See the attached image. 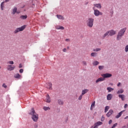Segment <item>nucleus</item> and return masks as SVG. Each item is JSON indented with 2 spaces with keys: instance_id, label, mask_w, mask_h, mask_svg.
<instances>
[{
  "instance_id": "50",
  "label": "nucleus",
  "mask_w": 128,
  "mask_h": 128,
  "mask_svg": "<svg viewBox=\"0 0 128 128\" xmlns=\"http://www.w3.org/2000/svg\"><path fill=\"white\" fill-rule=\"evenodd\" d=\"M127 118H128V116H126V117L124 118V120H126Z\"/></svg>"
},
{
  "instance_id": "11",
  "label": "nucleus",
  "mask_w": 128,
  "mask_h": 128,
  "mask_svg": "<svg viewBox=\"0 0 128 128\" xmlns=\"http://www.w3.org/2000/svg\"><path fill=\"white\" fill-rule=\"evenodd\" d=\"M47 84V88H48V90H52V82H50L48 83Z\"/></svg>"
},
{
  "instance_id": "43",
  "label": "nucleus",
  "mask_w": 128,
  "mask_h": 128,
  "mask_svg": "<svg viewBox=\"0 0 128 128\" xmlns=\"http://www.w3.org/2000/svg\"><path fill=\"white\" fill-rule=\"evenodd\" d=\"M62 50L64 52H66V48H64Z\"/></svg>"
},
{
  "instance_id": "10",
  "label": "nucleus",
  "mask_w": 128,
  "mask_h": 128,
  "mask_svg": "<svg viewBox=\"0 0 128 128\" xmlns=\"http://www.w3.org/2000/svg\"><path fill=\"white\" fill-rule=\"evenodd\" d=\"M114 114V110H110L106 114V116L108 118H110L112 114Z\"/></svg>"
},
{
  "instance_id": "19",
  "label": "nucleus",
  "mask_w": 128,
  "mask_h": 128,
  "mask_svg": "<svg viewBox=\"0 0 128 128\" xmlns=\"http://www.w3.org/2000/svg\"><path fill=\"white\" fill-rule=\"evenodd\" d=\"M94 6H96L97 8H102V5L100 4H94Z\"/></svg>"
},
{
  "instance_id": "3",
  "label": "nucleus",
  "mask_w": 128,
  "mask_h": 128,
  "mask_svg": "<svg viewBox=\"0 0 128 128\" xmlns=\"http://www.w3.org/2000/svg\"><path fill=\"white\" fill-rule=\"evenodd\" d=\"M116 34V31H114V30H110L106 32L104 34V36H103V38H106V36H108V34L109 36H114Z\"/></svg>"
},
{
  "instance_id": "26",
  "label": "nucleus",
  "mask_w": 128,
  "mask_h": 128,
  "mask_svg": "<svg viewBox=\"0 0 128 128\" xmlns=\"http://www.w3.org/2000/svg\"><path fill=\"white\" fill-rule=\"evenodd\" d=\"M20 74H16L14 76L15 78H20Z\"/></svg>"
},
{
  "instance_id": "32",
  "label": "nucleus",
  "mask_w": 128,
  "mask_h": 128,
  "mask_svg": "<svg viewBox=\"0 0 128 128\" xmlns=\"http://www.w3.org/2000/svg\"><path fill=\"white\" fill-rule=\"evenodd\" d=\"M104 66H98V68L100 70H104Z\"/></svg>"
},
{
  "instance_id": "38",
  "label": "nucleus",
  "mask_w": 128,
  "mask_h": 128,
  "mask_svg": "<svg viewBox=\"0 0 128 128\" xmlns=\"http://www.w3.org/2000/svg\"><path fill=\"white\" fill-rule=\"evenodd\" d=\"M8 64H14V61H10L8 62Z\"/></svg>"
},
{
  "instance_id": "9",
  "label": "nucleus",
  "mask_w": 128,
  "mask_h": 128,
  "mask_svg": "<svg viewBox=\"0 0 128 128\" xmlns=\"http://www.w3.org/2000/svg\"><path fill=\"white\" fill-rule=\"evenodd\" d=\"M20 12H18V8L16 7H14L12 10V14H20Z\"/></svg>"
},
{
  "instance_id": "22",
  "label": "nucleus",
  "mask_w": 128,
  "mask_h": 128,
  "mask_svg": "<svg viewBox=\"0 0 128 128\" xmlns=\"http://www.w3.org/2000/svg\"><path fill=\"white\" fill-rule=\"evenodd\" d=\"M56 30H64V28L62 26H56Z\"/></svg>"
},
{
  "instance_id": "33",
  "label": "nucleus",
  "mask_w": 128,
  "mask_h": 128,
  "mask_svg": "<svg viewBox=\"0 0 128 128\" xmlns=\"http://www.w3.org/2000/svg\"><path fill=\"white\" fill-rule=\"evenodd\" d=\"M102 50L100 48H97L96 49H94V52H100Z\"/></svg>"
},
{
  "instance_id": "51",
  "label": "nucleus",
  "mask_w": 128,
  "mask_h": 128,
  "mask_svg": "<svg viewBox=\"0 0 128 128\" xmlns=\"http://www.w3.org/2000/svg\"><path fill=\"white\" fill-rule=\"evenodd\" d=\"M0 68H2V66H0Z\"/></svg>"
},
{
  "instance_id": "44",
  "label": "nucleus",
  "mask_w": 128,
  "mask_h": 128,
  "mask_svg": "<svg viewBox=\"0 0 128 128\" xmlns=\"http://www.w3.org/2000/svg\"><path fill=\"white\" fill-rule=\"evenodd\" d=\"M112 120H110L108 124H112Z\"/></svg>"
},
{
  "instance_id": "5",
  "label": "nucleus",
  "mask_w": 128,
  "mask_h": 128,
  "mask_svg": "<svg viewBox=\"0 0 128 128\" xmlns=\"http://www.w3.org/2000/svg\"><path fill=\"white\" fill-rule=\"evenodd\" d=\"M94 10V14L96 16H102V12H100L98 10H96V8H93Z\"/></svg>"
},
{
  "instance_id": "16",
  "label": "nucleus",
  "mask_w": 128,
  "mask_h": 128,
  "mask_svg": "<svg viewBox=\"0 0 128 128\" xmlns=\"http://www.w3.org/2000/svg\"><path fill=\"white\" fill-rule=\"evenodd\" d=\"M123 112H124V110H122L120 112H119L117 116H116V118H120Z\"/></svg>"
},
{
  "instance_id": "46",
  "label": "nucleus",
  "mask_w": 128,
  "mask_h": 128,
  "mask_svg": "<svg viewBox=\"0 0 128 128\" xmlns=\"http://www.w3.org/2000/svg\"><path fill=\"white\" fill-rule=\"evenodd\" d=\"M124 108H128V104H125Z\"/></svg>"
},
{
  "instance_id": "23",
  "label": "nucleus",
  "mask_w": 128,
  "mask_h": 128,
  "mask_svg": "<svg viewBox=\"0 0 128 128\" xmlns=\"http://www.w3.org/2000/svg\"><path fill=\"white\" fill-rule=\"evenodd\" d=\"M58 104L60 106H62L64 104V100L60 99L58 100Z\"/></svg>"
},
{
  "instance_id": "25",
  "label": "nucleus",
  "mask_w": 128,
  "mask_h": 128,
  "mask_svg": "<svg viewBox=\"0 0 128 128\" xmlns=\"http://www.w3.org/2000/svg\"><path fill=\"white\" fill-rule=\"evenodd\" d=\"M88 92V89H85L84 90H82V96H84V94H86V92Z\"/></svg>"
},
{
  "instance_id": "34",
  "label": "nucleus",
  "mask_w": 128,
  "mask_h": 128,
  "mask_svg": "<svg viewBox=\"0 0 128 128\" xmlns=\"http://www.w3.org/2000/svg\"><path fill=\"white\" fill-rule=\"evenodd\" d=\"M96 56V52H92L91 54V56Z\"/></svg>"
},
{
  "instance_id": "30",
  "label": "nucleus",
  "mask_w": 128,
  "mask_h": 128,
  "mask_svg": "<svg viewBox=\"0 0 128 128\" xmlns=\"http://www.w3.org/2000/svg\"><path fill=\"white\" fill-rule=\"evenodd\" d=\"M43 109L44 110H50V107H46V106H44L43 108Z\"/></svg>"
},
{
  "instance_id": "41",
  "label": "nucleus",
  "mask_w": 128,
  "mask_h": 128,
  "mask_svg": "<svg viewBox=\"0 0 128 128\" xmlns=\"http://www.w3.org/2000/svg\"><path fill=\"white\" fill-rule=\"evenodd\" d=\"M20 74H22V73L24 72V69H20Z\"/></svg>"
},
{
  "instance_id": "17",
  "label": "nucleus",
  "mask_w": 128,
  "mask_h": 128,
  "mask_svg": "<svg viewBox=\"0 0 128 128\" xmlns=\"http://www.w3.org/2000/svg\"><path fill=\"white\" fill-rule=\"evenodd\" d=\"M112 98V94H108L107 96L108 100H110Z\"/></svg>"
},
{
  "instance_id": "2",
  "label": "nucleus",
  "mask_w": 128,
  "mask_h": 128,
  "mask_svg": "<svg viewBox=\"0 0 128 128\" xmlns=\"http://www.w3.org/2000/svg\"><path fill=\"white\" fill-rule=\"evenodd\" d=\"M126 28H124L121 29L118 32L116 36L117 40H120L122 38L124 34V33L126 32Z\"/></svg>"
},
{
  "instance_id": "37",
  "label": "nucleus",
  "mask_w": 128,
  "mask_h": 128,
  "mask_svg": "<svg viewBox=\"0 0 128 128\" xmlns=\"http://www.w3.org/2000/svg\"><path fill=\"white\" fill-rule=\"evenodd\" d=\"M125 52H128V45L126 46L125 47Z\"/></svg>"
},
{
  "instance_id": "52",
  "label": "nucleus",
  "mask_w": 128,
  "mask_h": 128,
  "mask_svg": "<svg viewBox=\"0 0 128 128\" xmlns=\"http://www.w3.org/2000/svg\"><path fill=\"white\" fill-rule=\"evenodd\" d=\"M86 4H88V2Z\"/></svg>"
},
{
  "instance_id": "31",
  "label": "nucleus",
  "mask_w": 128,
  "mask_h": 128,
  "mask_svg": "<svg viewBox=\"0 0 128 128\" xmlns=\"http://www.w3.org/2000/svg\"><path fill=\"white\" fill-rule=\"evenodd\" d=\"M98 64H100V62H98L95 61V62H93V66H98Z\"/></svg>"
},
{
  "instance_id": "8",
  "label": "nucleus",
  "mask_w": 128,
  "mask_h": 128,
  "mask_svg": "<svg viewBox=\"0 0 128 128\" xmlns=\"http://www.w3.org/2000/svg\"><path fill=\"white\" fill-rule=\"evenodd\" d=\"M14 68H16V66H12V65H8L7 66L8 70H9L10 72H12V70H14Z\"/></svg>"
},
{
  "instance_id": "27",
  "label": "nucleus",
  "mask_w": 128,
  "mask_h": 128,
  "mask_svg": "<svg viewBox=\"0 0 128 128\" xmlns=\"http://www.w3.org/2000/svg\"><path fill=\"white\" fill-rule=\"evenodd\" d=\"M94 104H96L95 102H94L92 104L91 107H90L91 110H92L94 108Z\"/></svg>"
},
{
  "instance_id": "6",
  "label": "nucleus",
  "mask_w": 128,
  "mask_h": 128,
  "mask_svg": "<svg viewBox=\"0 0 128 128\" xmlns=\"http://www.w3.org/2000/svg\"><path fill=\"white\" fill-rule=\"evenodd\" d=\"M26 28V26H21L20 28H17L14 31V34H18V32H22Z\"/></svg>"
},
{
  "instance_id": "40",
  "label": "nucleus",
  "mask_w": 128,
  "mask_h": 128,
  "mask_svg": "<svg viewBox=\"0 0 128 128\" xmlns=\"http://www.w3.org/2000/svg\"><path fill=\"white\" fill-rule=\"evenodd\" d=\"M82 64H84V66H86V62L83 61L82 62Z\"/></svg>"
},
{
  "instance_id": "35",
  "label": "nucleus",
  "mask_w": 128,
  "mask_h": 128,
  "mask_svg": "<svg viewBox=\"0 0 128 128\" xmlns=\"http://www.w3.org/2000/svg\"><path fill=\"white\" fill-rule=\"evenodd\" d=\"M2 88H8V86L6 84H3L2 85Z\"/></svg>"
},
{
  "instance_id": "39",
  "label": "nucleus",
  "mask_w": 128,
  "mask_h": 128,
  "mask_svg": "<svg viewBox=\"0 0 128 128\" xmlns=\"http://www.w3.org/2000/svg\"><path fill=\"white\" fill-rule=\"evenodd\" d=\"M82 96H84V95H82V94L79 96V98H78L79 100H82Z\"/></svg>"
},
{
  "instance_id": "21",
  "label": "nucleus",
  "mask_w": 128,
  "mask_h": 128,
  "mask_svg": "<svg viewBox=\"0 0 128 128\" xmlns=\"http://www.w3.org/2000/svg\"><path fill=\"white\" fill-rule=\"evenodd\" d=\"M102 122H97L94 124V126H102Z\"/></svg>"
},
{
  "instance_id": "28",
  "label": "nucleus",
  "mask_w": 128,
  "mask_h": 128,
  "mask_svg": "<svg viewBox=\"0 0 128 128\" xmlns=\"http://www.w3.org/2000/svg\"><path fill=\"white\" fill-rule=\"evenodd\" d=\"M113 90H114V88L110 87L107 88V90H108V92H112Z\"/></svg>"
},
{
  "instance_id": "14",
  "label": "nucleus",
  "mask_w": 128,
  "mask_h": 128,
  "mask_svg": "<svg viewBox=\"0 0 128 128\" xmlns=\"http://www.w3.org/2000/svg\"><path fill=\"white\" fill-rule=\"evenodd\" d=\"M118 98L122 99V100H124L126 96L124 94H119L118 95Z\"/></svg>"
},
{
  "instance_id": "42",
  "label": "nucleus",
  "mask_w": 128,
  "mask_h": 128,
  "mask_svg": "<svg viewBox=\"0 0 128 128\" xmlns=\"http://www.w3.org/2000/svg\"><path fill=\"white\" fill-rule=\"evenodd\" d=\"M66 42H70V38H66Z\"/></svg>"
},
{
  "instance_id": "29",
  "label": "nucleus",
  "mask_w": 128,
  "mask_h": 128,
  "mask_svg": "<svg viewBox=\"0 0 128 128\" xmlns=\"http://www.w3.org/2000/svg\"><path fill=\"white\" fill-rule=\"evenodd\" d=\"M108 110H110V106H106L104 109V112H108Z\"/></svg>"
},
{
  "instance_id": "4",
  "label": "nucleus",
  "mask_w": 128,
  "mask_h": 128,
  "mask_svg": "<svg viewBox=\"0 0 128 128\" xmlns=\"http://www.w3.org/2000/svg\"><path fill=\"white\" fill-rule=\"evenodd\" d=\"M94 20L92 18H89L87 21V26L88 28H92L94 26Z\"/></svg>"
},
{
  "instance_id": "1",
  "label": "nucleus",
  "mask_w": 128,
  "mask_h": 128,
  "mask_svg": "<svg viewBox=\"0 0 128 128\" xmlns=\"http://www.w3.org/2000/svg\"><path fill=\"white\" fill-rule=\"evenodd\" d=\"M30 114L32 116V118L34 122H38V114L36 112L34 108H32L31 112L30 113Z\"/></svg>"
},
{
  "instance_id": "12",
  "label": "nucleus",
  "mask_w": 128,
  "mask_h": 128,
  "mask_svg": "<svg viewBox=\"0 0 128 128\" xmlns=\"http://www.w3.org/2000/svg\"><path fill=\"white\" fill-rule=\"evenodd\" d=\"M104 80H105V79L104 77L100 78L96 81V84H98V82H104Z\"/></svg>"
},
{
  "instance_id": "24",
  "label": "nucleus",
  "mask_w": 128,
  "mask_h": 128,
  "mask_svg": "<svg viewBox=\"0 0 128 128\" xmlns=\"http://www.w3.org/2000/svg\"><path fill=\"white\" fill-rule=\"evenodd\" d=\"M124 90V89L122 88H121L120 90H119L116 93L118 94H123Z\"/></svg>"
},
{
  "instance_id": "36",
  "label": "nucleus",
  "mask_w": 128,
  "mask_h": 128,
  "mask_svg": "<svg viewBox=\"0 0 128 128\" xmlns=\"http://www.w3.org/2000/svg\"><path fill=\"white\" fill-rule=\"evenodd\" d=\"M104 120H105V118H104V116H102V118H101V120H100L101 122H104Z\"/></svg>"
},
{
  "instance_id": "47",
  "label": "nucleus",
  "mask_w": 128,
  "mask_h": 128,
  "mask_svg": "<svg viewBox=\"0 0 128 128\" xmlns=\"http://www.w3.org/2000/svg\"><path fill=\"white\" fill-rule=\"evenodd\" d=\"M120 86V82H118L117 85L118 86Z\"/></svg>"
},
{
  "instance_id": "7",
  "label": "nucleus",
  "mask_w": 128,
  "mask_h": 128,
  "mask_svg": "<svg viewBox=\"0 0 128 128\" xmlns=\"http://www.w3.org/2000/svg\"><path fill=\"white\" fill-rule=\"evenodd\" d=\"M112 75L110 74H108V73H106V74H102V76L103 78H104V79L106 80V78H110V76H112Z\"/></svg>"
},
{
  "instance_id": "18",
  "label": "nucleus",
  "mask_w": 128,
  "mask_h": 128,
  "mask_svg": "<svg viewBox=\"0 0 128 128\" xmlns=\"http://www.w3.org/2000/svg\"><path fill=\"white\" fill-rule=\"evenodd\" d=\"M4 2H3L1 3L0 8L2 10H4Z\"/></svg>"
},
{
  "instance_id": "20",
  "label": "nucleus",
  "mask_w": 128,
  "mask_h": 128,
  "mask_svg": "<svg viewBox=\"0 0 128 128\" xmlns=\"http://www.w3.org/2000/svg\"><path fill=\"white\" fill-rule=\"evenodd\" d=\"M21 20H26L28 18V16L26 15H22L20 16Z\"/></svg>"
},
{
  "instance_id": "45",
  "label": "nucleus",
  "mask_w": 128,
  "mask_h": 128,
  "mask_svg": "<svg viewBox=\"0 0 128 128\" xmlns=\"http://www.w3.org/2000/svg\"><path fill=\"white\" fill-rule=\"evenodd\" d=\"M22 68V64H20L19 65V68Z\"/></svg>"
},
{
  "instance_id": "48",
  "label": "nucleus",
  "mask_w": 128,
  "mask_h": 128,
  "mask_svg": "<svg viewBox=\"0 0 128 128\" xmlns=\"http://www.w3.org/2000/svg\"><path fill=\"white\" fill-rule=\"evenodd\" d=\"M121 128H126V126H122Z\"/></svg>"
},
{
  "instance_id": "49",
  "label": "nucleus",
  "mask_w": 128,
  "mask_h": 128,
  "mask_svg": "<svg viewBox=\"0 0 128 128\" xmlns=\"http://www.w3.org/2000/svg\"><path fill=\"white\" fill-rule=\"evenodd\" d=\"M10 2V0H5V2Z\"/></svg>"
},
{
  "instance_id": "15",
  "label": "nucleus",
  "mask_w": 128,
  "mask_h": 128,
  "mask_svg": "<svg viewBox=\"0 0 128 128\" xmlns=\"http://www.w3.org/2000/svg\"><path fill=\"white\" fill-rule=\"evenodd\" d=\"M56 17L58 18V20H64V16L62 15L57 14Z\"/></svg>"
},
{
  "instance_id": "13",
  "label": "nucleus",
  "mask_w": 128,
  "mask_h": 128,
  "mask_svg": "<svg viewBox=\"0 0 128 128\" xmlns=\"http://www.w3.org/2000/svg\"><path fill=\"white\" fill-rule=\"evenodd\" d=\"M46 102H50V97L48 94H47L46 96Z\"/></svg>"
}]
</instances>
